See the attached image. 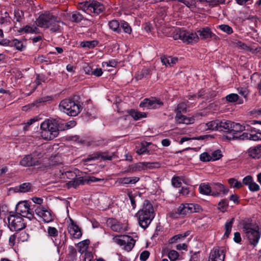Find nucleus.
<instances>
[{"label":"nucleus","instance_id":"10","mask_svg":"<svg viewBox=\"0 0 261 261\" xmlns=\"http://www.w3.org/2000/svg\"><path fill=\"white\" fill-rule=\"evenodd\" d=\"M16 211L18 214L22 217H24L30 220L34 218V212L30 208V205L27 201H20L16 206Z\"/></svg>","mask_w":261,"mask_h":261},{"label":"nucleus","instance_id":"35","mask_svg":"<svg viewBox=\"0 0 261 261\" xmlns=\"http://www.w3.org/2000/svg\"><path fill=\"white\" fill-rule=\"evenodd\" d=\"M90 244L89 240H85L80 242L77 244V246L79 248L78 251L79 252L83 253L86 249L88 248V245Z\"/></svg>","mask_w":261,"mask_h":261},{"label":"nucleus","instance_id":"47","mask_svg":"<svg viewBox=\"0 0 261 261\" xmlns=\"http://www.w3.org/2000/svg\"><path fill=\"white\" fill-rule=\"evenodd\" d=\"M182 3L190 9L196 7V2L195 0H184Z\"/></svg>","mask_w":261,"mask_h":261},{"label":"nucleus","instance_id":"55","mask_svg":"<svg viewBox=\"0 0 261 261\" xmlns=\"http://www.w3.org/2000/svg\"><path fill=\"white\" fill-rule=\"evenodd\" d=\"M200 159L203 162H208L211 161V155L207 152H203L200 155Z\"/></svg>","mask_w":261,"mask_h":261},{"label":"nucleus","instance_id":"7","mask_svg":"<svg viewBox=\"0 0 261 261\" xmlns=\"http://www.w3.org/2000/svg\"><path fill=\"white\" fill-rule=\"evenodd\" d=\"M198 35L195 33L187 32L182 29H176L173 33V37L175 40L180 39L187 44L197 42L199 38Z\"/></svg>","mask_w":261,"mask_h":261},{"label":"nucleus","instance_id":"6","mask_svg":"<svg viewBox=\"0 0 261 261\" xmlns=\"http://www.w3.org/2000/svg\"><path fill=\"white\" fill-rule=\"evenodd\" d=\"M199 205L193 203H181L175 211L170 212L168 215L172 218H178L192 213L199 212Z\"/></svg>","mask_w":261,"mask_h":261},{"label":"nucleus","instance_id":"28","mask_svg":"<svg viewBox=\"0 0 261 261\" xmlns=\"http://www.w3.org/2000/svg\"><path fill=\"white\" fill-rule=\"evenodd\" d=\"M246 130L245 126L239 123L232 122L230 133L232 135H236L238 133L242 132Z\"/></svg>","mask_w":261,"mask_h":261},{"label":"nucleus","instance_id":"2","mask_svg":"<svg viewBox=\"0 0 261 261\" xmlns=\"http://www.w3.org/2000/svg\"><path fill=\"white\" fill-rule=\"evenodd\" d=\"M242 229L249 244L253 247L257 245L260 238L261 232L259 226L249 220L244 221L242 223Z\"/></svg>","mask_w":261,"mask_h":261},{"label":"nucleus","instance_id":"20","mask_svg":"<svg viewBox=\"0 0 261 261\" xmlns=\"http://www.w3.org/2000/svg\"><path fill=\"white\" fill-rule=\"evenodd\" d=\"M114 154L113 153L108 154L107 152H97L94 156L91 158H87L86 160L87 161L94 160L101 158L103 160H111L113 158Z\"/></svg>","mask_w":261,"mask_h":261},{"label":"nucleus","instance_id":"19","mask_svg":"<svg viewBox=\"0 0 261 261\" xmlns=\"http://www.w3.org/2000/svg\"><path fill=\"white\" fill-rule=\"evenodd\" d=\"M232 122L229 120H218V131L230 133Z\"/></svg>","mask_w":261,"mask_h":261},{"label":"nucleus","instance_id":"37","mask_svg":"<svg viewBox=\"0 0 261 261\" xmlns=\"http://www.w3.org/2000/svg\"><path fill=\"white\" fill-rule=\"evenodd\" d=\"M143 170L147 169L158 168L160 167V164L158 162H142Z\"/></svg>","mask_w":261,"mask_h":261},{"label":"nucleus","instance_id":"16","mask_svg":"<svg viewBox=\"0 0 261 261\" xmlns=\"http://www.w3.org/2000/svg\"><path fill=\"white\" fill-rule=\"evenodd\" d=\"M70 224L68 226L69 233L75 239H79L82 236V231L73 220L70 218Z\"/></svg>","mask_w":261,"mask_h":261},{"label":"nucleus","instance_id":"64","mask_svg":"<svg viewBox=\"0 0 261 261\" xmlns=\"http://www.w3.org/2000/svg\"><path fill=\"white\" fill-rule=\"evenodd\" d=\"M102 74V71L101 68H96L93 69V75H94L96 76H100Z\"/></svg>","mask_w":261,"mask_h":261},{"label":"nucleus","instance_id":"13","mask_svg":"<svg viewBox=\"0 0 261 261\" xmlns=\"http://www.w3.org/2000/svg\"><path fill=\"white\" fill-rule=\"evenodd\" d=\"M84 10L87 13H93L96 14H99L104 10L103 5L97 1L86 2L84 6Z\"/></svg>","mask_w":261,"mask_h":261},{"label":"nucleus","instance_id":"23","mask_svg":"<svg viewBox=\"0 0 261 261\" xmlns=\"http://www.w3.org/2000/svg\"><path fill=\"white\" fill-rule=\"evenodd\" d=\"M38 161L34 159V157L31 155H28L24 157L20 162V164L23 166H32L36 164Z\"/></svg>","mask_w":261,"mask_h":261},{"label":"nucleus","instance_id":"38","mask_svg":"<svg viewBox=\"0 0 261 261\" xmlns=\"http://www.w3.org/2000/svg\"><path fill=\"white\" fill-rule=\"evenodd\" d=\"M249 135L247 133H243L240 136L231 135V136H226V138L228 140L239 139L244 140V139H249Z\"/></svg>","mask_w":261,"mask_h":261},{"label":"nucleus","instance_id":"46","mask_svg":"<svg viewBox=\"0 0 261 261\" xmlns=\"http://www.w3.org/2000/svg\"><path fill=\"white\" fill-rule=\"evenodd\" d=\"M120 28H122L124 32L130 34L132 32V29L129 24L126 22H123L120 24Z\"/></svg>","mask_w":261,"mask_h":261},{"label":"nucleus","instance_id":"29","mask_svg":"<svg viewBox=\"0 0 261 261\" xmlns=\"http://www.w3.org/2000/svg\"><path fill=\"white\" fill-rule=\"evenodd\" d=\"M129 114L135 120H138L142 118L146 117V114L145 113L141 112L135 110H130Z\"/></svg>","mask_w":261,"mask_h":261},{"label":"nucleus","instance_id":"49","mask_svg":"<svg viewBox=\"0 0 261 261\" xmlns=\"http://www.w3.org/2000/svg\"><path fill=\"white\" fill-rule=\"evenodd\" d=\"M32 156L34 157V159L36 161V159H40L43 156V153L41 151L40 148H38L36 150L34 151L32 154Z\"/></svg>","mask_w":261,"mask_h":261},{"label":"nucleus","instance_id":"3","mask_svg":"<svg viewBox=\"0 0 261 261\" xmlns=\"http://www.w3.org/2000/svg\"><path fill=\"white\" fill-rule=\"evenodd\" d=\"M136 215L140 226L143 228H147L155 216L152 205L148 200H145L143 208Z\"/></svg>","mask_w":261,"mask_h":261},{"label":"nucleus","instance_id":"58","mask_svg":"<svg viewBox=\"0 0 261 261\" xmlns=\"http://www.w3.org/2000/svg\"><path fill=\"white\" fill-rule=\"evenodd\" d=\"M84 70L86 74L88 75H93V69L88 64L85 65L83 67Z\"/></svg>","mask_w":261,"mask_h":261},{"label":"nucleus","instance_id":"15","mask_svg":"<svg viewBox=\"0 0 261 261\" xmlns=\"http://www.w3.org/2000/svg\"><path fill=\"white\" fill-rule=\"evenodd\" d=\"M225 254L223 249L214 248L210 253L208 261H224Z\"/></svg>","mask_w":261,"mask_h":261},{"label":"nucleus","instance_id":"57","mask_svg":"<svg viewBox=\"0 0 261 261\" xmlns=\"http://www.w3.org/2000/svg\"><path fill=\"white\" fill-rule=\"evenodd\" d=\"M149 252L147 250L143 251L140 254V259L142 261L146 260L149 256Z\"/></svg>","mask_w":261,"mask_h":261},{"label":"nucleus","instance_id":"34","mask_svg":"<svg viewBox=\"0 0 261 261\" xmlns=\"http://www.w3.org/2000/svg\"><path fill=\"white\" fill-rule=\"evenodd\" d=\"M71 17L70 18V20L72 22L79 23L80 22L82 19H83L84 17L79 12L77 11L73 12L70 14Z\"/></svg>","mask_w":261,"mask_h":261},{"label":"nucleus","instance_id":"18","mask_svg":"<svg viewBox=\"0 0 261 261\" xmlns=\"http://www.w3.org/2000/svg\"><path fill=\"white\" fill-rule=\"evenodd\" d=\"M140 180V178L137 176L133 177H124L118 178L117 180V182L119 184L127 185L135 184L138 182Z\"/></svg>","mask_w":261,"mask_h":261},{"label":"nucleus","instance_id":"63","mask_svg":"<svg viewBox=\"0 0 261 261\" xmlns=\"http://www.w3.org/2000/svg\"><path fill=\"white\" fill-rule=\"evenodd\" d=\"M252 181V178L251 176H247L244 178L243 180V183L246 185H249L250 183H251Z\"/></svg>","mask_w":261,"mask_h":261},{"label":"nucleus","instance_id":"14","mask_svg":"<svg viewBox=\"0 0 261 261\" xmlns=\"http://www.w3.org/2000/svg\"><path fill=\"white\" fill-rule=\"evenodd\" d=\"M35 212L36 214L39 217H41L46 223L50 222L53 220V217L50 212L44 207L37 206L35 210Z\"/></svg>","mask_w":261,"mask_h":261},{"label":"nucleus","instance_id":"31","mask_svg":"<svg viewBox=\"0 0 261 261\" xmlns=\"http://www.w3.org/2000/svg\"><path fill=\"white\" fill-rule=\"evenodd\" d=\"M109 28L113 31L120 33L121 32V28L120 23L117 20H112L109 22Z\"/></svg>","mask_w":261,"mask_h":261},{"label":"nucleus","instance_id":"17","mask_svg":"<svg viewBox=\"0 0 261 261\" xmlns=\"http://www.w3.org/2000/svg\"><path fill=\"white\" fill-rule=\"evenodd\" d=\"M212 195L218 196L221 192L225 194L228 192V190L225 189L224 186L219 183L214 184L212 185Z\"/></svg>","mask_w":261,"mask_h":261},{"label":"nucleus","instance_id":"62","mask_svg":"<svg viewBox=\"0 0 261 261\" xmlns=\"http://www.w3.org/2000/svg\"><path fill=\"white\" fill-rule=\"evenodd\" d=\"M249 140L255 141L261 140V136H258L257 134H249Z\"/></svg>","mask_w":261,"mask_h":261},{"label":"nucleus","instance_id":"61","mask_svg":"<svg viewBox=\"0 0 261 261\" xmlns=\"http://www.w3.org/2000/svg\"><path fill=\"white\" fill-rule=\"evenodd\" d=\"M8 212V208L6 204H0V214L5 215Z\"/></svg>","mask_w":261,"mask_h":261},{"label":"nucleus","instance_id":"50","mask_svg":"<svg viewBox=\"0 0 261 261\" xmlns=\"http://www.w3.org/2000/svg\"><path fill=\"white\" fill-rule=\"evenodd\" d=\"M219 28L228 34H230L232 33V28L228 25L221 24L219 26Z\"/></svg>","mask_w":261,"mask_h":261},{"label":"nucleus","instance_id":"39","mask_svg":"<svg viewBox=\"0 0 261 261\" xmlns=\"http://www.w3.org/2000/svg\"><path fill=\"white\" fill-rule=\"evenodd\" d=\"M228 207V201L224 199L221 200L218 204V209L222 212L226 211Z\"/></svg>","mask_w":261,"mask_h":261},{"label":"nucleus","instance_id":"33","mask_svg":"<svg viewBox=\"0 0 261 261\" xmlns=\"http://www.w3.org/2000/svg\"><path fill=\"white\" fill-rule=\"evenodd\" d=\"M234 220V219L232 218L229 221L226 222L225 224V232L224 234V238H227L229 237V235L230 234L231 230V228Z\"/></svg>","mask_w":261,"mask_h":261},{"label":"nucleus","instance_id":"22","mask_svg":"<svg viewBox=\"0 0 261 261\" xmlns=\"http://www.w3.org/2000/svg\"><path fill=\"white\" fill-rule=\"evenodd\" d=\"M201 128L205 130H218V120L210 121L206 123H202L200 125Z\"/></svg>","mask_w":261,"mask_h":261},{"label":"nucleus","instance_id":"21","mask_svg":"<svg viewBox=\"0 0 261 261\" xmlns=\"http://www.w3.org/2000/svg\"><path fill=\"white\" fill-rule=\"evenodd\" d=\"M248 155L253 159L261 158V145L250 148L248 150Z\"/></svg>","mask_w":261,"mask_h":261},{"label":"nucleus","instance_id":"8","mask_svg":"<svg viewBox=\"0 0 261 261\" xmlns=\"http://www.w3.org/2000/svg\"><path fill=\"white\" fill-rule=\"evenodd\" d=\"M113 241L127 252L130 251L133 248L135 244V240L130 236L124 235L116 236L113 238Z\"/></svg>","mask_w":261,"mask_h":261},{"label":"nucleus","instance_id":"59","mask_svg":"<svg viewBox=\"0 0 261 261\" xmlns=\"http://www.w3.org/2000/svg\"><path fill=\"white\" fill-rule=\"evenodd\" d=\"M18 232L11 235L9 237V245L11 247L15 245V240L16 237H17Z\"/></svg>","mask_w":261,"mask_h":261},{"label":"nucleus","instance_id":"54","mask_svg":"<svg viewBox=\"0 0 261 261\" xmlns=\"http://www.w3.org/2000/svg\"><path fill=\"white\" fill-rule=\"evenodd\" d=\"M178 257V253L175 250H171L168 253V257L171 261H175Z\"/></svg>","mask_w":261,"mask_h":261},{"label":"nucleus","instance_id":"60","mask_svg":"<svg viewBox=\"0 0 261 261\" xmlns=\"http://www.w3.org/2000/svg\"><path fill=\"white\" fill-rule=\"evenodd\" d=\"M249 188L251 191H257L259 189V186L255 182H252L249 185Z\"/></svg>","mask_w":261,"mask_h":261},{"label":"nucleus","instance_id":"53","mask_svg":"<svg viewBox=\"0 0 261 261\" xmlns=\"http://www.w3.org/2000/svg\"><path fill=\"white\" fill-rule=\"evenodd\" d=\"M222 156V154L220 150H217L214 151L212 153L211 157V160L216 161L220 159Z\"/></svg>","mask_w":261,"mask_h":261},{"label":"nucleus","instance_id":"4","mask_svg":"<svg viewBox=\"0 0 261 261\" xmlns=\"http://www.w3.org/2000/svg\"><path fill=\"white\" fill-rule=\"evenodd\" d=\"M41 136L46 140H53L59 134V126L56 119L45 120L41 124Z\"/></svg>","mask_w":261,"mask_h":261},{"label":"nucleus","instance_id":"56","mask_svg":"<svg viewBox=\"0 0 261 261\" xmlns=\"http://www.w3.org/2000/svg\"><path fill=\"white\" fill-rule=\"evenodd\" d=\"M187 105L185 102H181L177 105L176 111H180V112H186L187 111Z\"/></svg>","mask_w":261,"mask_h":261},{"label":"nucleus","instance_id":"30","mask_svg":"<svg viewBox=\"0 0 261 261\" xmlns=\"http://www.w3.org/2000/svg\"><path fill=\"white\" fill-rule=\"evenodd\" d=\"M199 189L200 193L204 195L210 194L212 191L211 187L208 184L205 183L201 184L199 186Z\"/></svg>","mask_w":261,"mask_h":261},{"label":"nucleus","instance_id":"40","mask_svg":"<svg viewBox=\"0 0 261 261\" xmlns=\"http://www.w3.org/2000/svg\"><path fill=\"white\" fill-rule=\"evenodd\" d=\"M149 69L145 68L142 69L141 72L138 73L136 78L137 80H140L144 77H146L149 74Z\"/></svg>","mask_w":261,"mask_h":261},{"label":"nucleus","instance_id":"11","mask_svg":"<svg viewBox=\"0 0 261 261\" xmlns=\"http://www.w3.org/2000/svg\"><path fill=\"white\" fill-rule=\"evenodd\" d=\"M102 180L101 178H96L94 176L80 177L74 180L69 181L68 185L70 187L76 188L80 185L89 184L91 182H98Z\"/></svg>","mask_w":261,"mask_h":261},{"label":"nucleus","instance_id":"45","mask_svg":"<svg viewBox=\"0 0 261 261\" xmlns=\"http://www.w3.org/2000/svg\"><path fill=\"white\" fill-rule=\"evenodd\" d=\"M149 145V143L145 142L144 143H142V146L140 148L138 149L136 152L138 154H143L145 153L146 152H148L147 146Z\"/></svg>","mask_w":261,"mask_h":261},{"label":"nucleus","instance_id":"42","mask_svg":"<svg viewBox=\"0 0 261 261\" xmlns=\"http://www.w3.org/2000/svg\"><path fill=\"white\" fill-rule=\"evenodd\" d=\"M228 183L231 187L236 189H240L242 186L241 182L237 180L235 178H230L228 179Z\"/></svg>","mask_w":261,"mask_h":261},{"label":"nucleus","instance_id":"51","mask_svg":"<svg viewBox=\"0 0 261 261\" xmlns=\"http://www.w3.org/2000/svg\"><path fill=\"white\" fill-rule=\"evenodd\" d=\"M23 12L19 10L14 11V18L16 19V21L19 22L23 17Z\"/></svg>","mask_w":261,"mask_h":261},{"label":"nucleus","instance_id":"43","mask_svg":"<svg viewBox=\"0 0 261 261\" xmlns=\"http://www.w3.org/2000/svg\"><path fill=\"white\" fill-rule=\"evenodd\" d=\"M17 237L21 242L27 241L29 238V234L25 231L18 233Z\"/></svg>","mask_w":261,"mask_h":261},{"label":"nucleus","instance_id":"36","mask_svg":"<svg viewBox=\"0 0 261 261\" xmlns=\"http://www.w3.org/2000/svg\"><path fill=\"white\" fill-rule=\"evenodd\" d=\"M19 191L21 193L31 192L33 191V187L30 183L24 182L19 186Z\"/></svg>","mask_w":261,"mask_h":261},{"label":"nucleus","instance_id":"5","mask_svg":"<svg viewBox=\"0 0 261 261\" xmlns=\"http://www.w3.org/2000/svg\"><path fill=\"white\" fill-rule=\"evenodd\" d=\"M59 109L68 115L75 116L80 112L81 106L78 101L72 98H66L60 102Z\"/></svg>","mask_w":261,"mask_h":261},{"label":"nucleus","instance_id":"1","mask_svg":"<svg viewBox=\"0 0 261 261\" xmlns=\"http://www.w3.org/2000/svg\"><path fill=\"white\" fill-rule=\"evenodd\" d=\"M36 23L40 28L49 29L52 32L60 31L61 29V24H64L58 15H55L49 11H45L40 14L36 20Z\"/></svg>","mask_w":261,"mask_h":261},{"label":"nucleus","instance_id":"27","mask_svg":"<svg viewBox=\"0 0 261 261\" xmlns=\"http://www.w3.org/2000/svg\"><path fill=\"white\" fill-rule=\"evenodd\" d=\"M197 33L202 39H206L215 36L208 28H203L202 30L198 31Z\"/></svg>","mask_w":261,"mask_h":261},{"label":"nucleus","instance_id":"24","mask_svg":"<svg viewBox=\"0 0 261 261\" xmlns=\"http://www.w3.org/2000/svg\"><path fill=\"white\" fill-rule=\"evenodd\" d=\"M162 64L166 67H171L175 64L178 61L177 58L163 56L161 58Z\"/></svg>","mask_w":261,"mask_h":261},{"label":"nucleus","instance_id":"12","mask_svg":"<svg viewBox=\"0 0 261 261\" xmlns=\"http://www.w3.org/2000/svg\"><path fill=\"white\" fill-rule=\"evenodd\" d=\"M163 105V103L159 99L155 98H145L140 103V107L144 110L145 109H154L160 108Z\"/></svg>","mask_w":261,"mask_h":261},{"label":"nucleus","instance_id":"48","mask_svg":"<svg viewBox=\"0 0 261 261\" xmlns=\"http://www.w3.org/2000/svg\"><path fill=\"white\" fill-rule=\"evenodd\" d=\"M47 233L49 236L55 237L58 234V230L54 227H48L47 228Z\"/></svg>","mask_w":261,"mask_h":261},{"label":"nucleus","instance_id":"26","mask_svg":"<svg viewBox=\"0 0 261 261\" xmlns=\"http://www.w3.org/2000/svg\"><path fill=\"white\" fill-rule=\"evenodd\" d=\"M107 223L113 231L119 232L122 229L121 224L116 219H109L107 221Z\"/></svg>","mask_w":261,"mask_h":261},{"label":"nucleus","instance_id":"41","mask_svg":"<svg viewBox=\"0 0 261 261\" xmlns=\"http://www.w3.org/2000/svg\"><path fill=\"white\" fill-rule=\"evenodd\" d=\"M11 46H14L19 50L22 51L24 47L22 43L20 40L14 39L11 42Z\"/></svg>","mask_w":261,"mask_h":261},{"label":"nucleus","instance_id":"32","mask_svg":"<svg viewBox=\"0 0 261 261\" xmlns=\"http://www.w3.org/2000/svg\"><path fill=\"white\" fill-rule=\"evenodd\" d=\"M98 44V41L96 40L86 41L82 42L80 45L82 47L87 48L88 49L93 48Z\"/></svg>","mask_w":261,"mask_h":261},{"label":"nucleus","instance_id":"25","mask_svg":"<svg viewBox=\"0 0 261 261\" xmlns=\"http://www.w3.org/2000/svg\"><path fill=\"white\" fill-rule=\"evenodd\" d=\"M143 165L142 162H139L135 164L129 165L123 172L124 173H134L143 170Z\"/></svg>","mask_w":261,"mask_h":261},{"label":"nucleus","instance_id":"52","mask_svg":"<svg viewBox=\"0 0 261 261\" xmlns=\"http://www.w3.org/2000/svg\"><path fill=\"white\" fill-rule=\"evenodd\" d=\"M172 185L176 188H178L181 186V179L179 177H173L171 180Z\"/></svg>","mask_w":261,"mask_h":261},{"label":"nucleus","instance_id":"9","mask_svg":"<svg viewBox=\"0 0 261 261\" xmlns=\"http://www.w3.org/2000/svg\"><path fill=\"white\" fill-rule=\"evenodd\" d=\"M9 226L11 230L19 231L26 226L22 216L18 215H11L8 218Z\"/></svg>","mask_w":261,"mask_h":261},{"label":"nucleus","instance_id":"44","mask_svg":"<svg viewBox=\"0 0 261 261\" xmlns=\"http://www.w3.org/2000/svg\"><path fill=\"white\" fill-rule=\"evenodd\" d=\"M226 99L230 102H234L239 100V96L237 94L231 93L226 96Z\"/></svg>","mask_w":261,"mask_h":261}]
</instances>
